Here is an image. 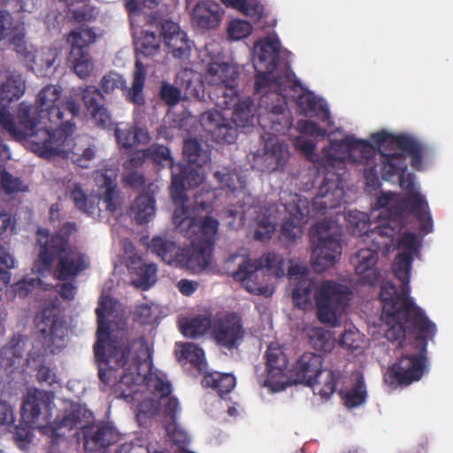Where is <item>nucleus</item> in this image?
I'll return each instance as SVG.
<instances>
[{
	"label": "nucleus",
	"mask_w": 453,
	"mask_h": 453,
	"mask_svg": "<svg viewBox=\"0 0 453 453\" xmlns=\"http://www.w3.org/2000/svg\"><path fill=\"white\" fill-rule=\"evenodd\" d=\"M61 93L59 86L47 85L38 93L35 105L21 103L17 111L20 127L6 109L0 108V125L16 141L29 138L31 150L39 157H65L75 127L73 119L79 115L81 105L74 99L63 102Z\"/></svg>",
	"instance_id": "1"
},
{
	"label": "nucleus",
	"mask_w": 453,
	"mask_h": 453,
	"mask_svg": "<svg viewBox=\"0 0 453 453\" xmlns=\"http://www.w3.org/2000/svg\"><path fill=\"white\" fill-rule=\"evenodd\" d=\"M394 288H384L382 298L381 318L388 326L385 332L386 338L390 342L402 341L405 338L406 328L418 332L414 340L417 353L403 354L384 374V382L391 389L406 387L421 379L426 366L427 340L433 338L436 332L435 325L428 319L424 311L418 307L412 298L404 300L392 299Z\"/></svg>",
	"instance_id": "2"
},
{
	"label": "nucleus",
	"mask_w": 453,
	"mask_h": 453,
	"mask_svg": "<svg viewBox=\"0 0 453 453\" xmlns=\"http://www.w3.org/2000/svg\"><path fill=\"white\" fill-rule=\"evenodd\" d=\"M111 300L103 298L96 309L97 317L96 342L94 345L98 377L104 388H112L121 398L133 397L140 379L141 362L137 356L131 357L129 344H119L110 339V326L106 321Z\"/></svg>",
	"instance_id": "3"
},
{
	"label": "nucleus",
	"mask_w": 453,
	"mask_h": 453,
	"mask_svg": "<svg viewBox=\"0 0 453 453\" xmlns=\"http://www.w3.org/2000/svg\"><path fill=\"white\" fill-rule=\"evenodd\" d=\"M55 395L51 391L35 388L24 396L21 407V418L24 423L34 426L41 434L58 443L65 437L63 430L71 431L81 424L88 413L87 409L72 403L61 415L52 419V408Z\"/></svg>",
	"instance_id": "4"
},
{
	"label": "nucleus",
	"mask_w": 453,
	"mask_h": 453,
	"mask_svg": "<svg viewBox=\"0 0 453 453\" xmlns=\"http://www.w3.org/2000/svg\"><path fill=\"white\" fill-rule=\"evenodd\" d=\"M399 184L407 193L401 197L394 193H382L378 196L376 206L381 209V214L388 218L391 224L382 225L375 231L384 236H395L404 224L406 212L415 215L420 223V229L430 233L433 228L432 217L428 211V204L421 194L415 190L414 175L403 172L399 175Z\"/></svg>",
	"instance_id": "5"
},
{
	"label": "nucleus",
	"mask_w": 453,
	"mask_h": 453,
	"mask_svg": "<svg viewBox=\"0 0 453 453\" xmlns=\"http://www.w3.org/2000/svg\"><path fill=\"white\" fill-rule=\"evenodd\" d=\"M35 331L39 335L28 353L27 363L38 364L36 378L40 384L53 387L58 384L56 373L44 365L47 357L59 354L66 346V328L54 307L44 308L35 318Z\"/></svg>",
	"instance_id": "6"
},
{
	"label": "nucleus",
	"mask_w": 453,
	"mask_h": 453,
	"mask_svg": "<svg viewBox=\"0 0 453 453\" xmlns=\"http://www.w3.org/2000/svg\"><path fill=\"white\" fill-rule=\"evenodd\" d=\"M315 288L314 280L300 279L293 290V302L298 308L306 310L311 305V298L314 296L319 320L323 324L335 326L350 301V288L334 280L322 281L313 293Z\"/></svg>",
	"instance_id": "7"
},
{
	"label": "nucleus",
	"mask_w": 453,
	"mask_h": 453,
	"mask_svg": "<svg viewBox=\"0 0 453 453\" xmlns=\"http://www.w3.org/2000/svg\"><path fill=\"white\" fill-rule=\"evenodd\" d=\"M370 141L372 142L377 153L374 157V165H376L377 176L379 173L385 180H389L394 176L406 172V157L403 153L387 154L380 150L386 143L395 145L406 155L411 157V165L416 170L422 168L423 145L414 137L408 134H392L387 131H380L372 134Z\"/></svg>",
	"instance_id": "8"
},
{
	"label": "nucleus",
	"mask_w": 453,
	"mask_h": 453,
	"mask_svg": "<svg viewBox=\"0 0 453 453\" xmlns=\"http://www.w3.org/2000/svg\"><path fill=\"white\" fill-rule=\"evenodd\" d=\"M258 122L264 129L268 128L272 133L286 134L293 126V118L285 103L277 104L265 116H259ZM289 157L288 146L284 141H280L276 134L267 139L262 156L265 170L269 172L282 170Z\"/></svg>",
	"instance_id": "9"
},
{
	"label": "nucleus",
	"mask_w": 453,
	"mask_h": 453,
	"mask_svg": "<svg viewBox=\"0 0 453 453\" xmlns=\"http://www.w3.org/2000/svg\"><path fill=\"white\" fill-rule=\"evenodd\" d=\"M322 365L320 355L304 352L289 370V381L311 387L314 393L327 400L335 392L337 381L342 373L340 370L323 369Z\"/></svg>",
	"instance_id": "10"
},
{
	"label": "nucleus",
	"mask_w": 453,
	"mask_h": 453,
	"mask_svg": "<svg viewBox=\"0 0 453 453\" xmlns=\"http://www.w3.org/2000/svg\"><path fill=\"white\" fill-rule=\"evenodd\" d=\"M233 104L234 109L231 119L225 118L218 111H208L201 115L200 122L203 130L217 142L232 144L237 137V127H248L253 125L255 118L253 101L248 97L233 103L230 106Z\"/></svg>",
	"instance_id": "11"
},
{
	"label": "nucleus",
	"mask_w": 453,
	"mask_h": 453,
	"mask_svg": "<svg viewBox=\"0 0 453 453\" xmlns=\"http://www.w3.org/2000/svg\"><path fill=\"white\" fill-rule=\"evenodd\" d=\"M376 153V148L368 141L345 138L342 141L332 142L331 145L324 150V157L326 162L332 166H335L346 159H352L357 164L364 165L366 185L377 188L380 185V179H378L376 165H374Z\"/></svg>",
	"instance_id": "12"
},
{
	"label": "nucleus",
	"mask_w": 453,
	"mask_h": 453,
	"mask_svg": "<svg viewBox=\"0 0 453 453\" xmlns=\"http://www.w3.org/2000/svg\"><path fill=\"white\" fill-rule=\"evenodd\" d=\"M311 262L314 270L322 273L333 266L342 256V233L333 229L330 220L323 219L310 230Z\"/></svg>",
	"instance_id": "13"
},
{
	"label": "nucleus",
	"mask_w": 453,
	"mask_h": 453,
	"mask_svg": "<svg viewBox=\"0 0 453 453\" xmlns=\"http://www.w3.org/2000/svg\"><path fill=\"white\" fill-rule=\"evenodd\" d=\"M262 269H267L275 277H282L285 275V259L275 252H267L255 260L242 258L238 269L233 273V278L240 281L248 292L257 296H270L273 291L257 281V273Z\"/></svg>",
	"instance_id": "14"
},
{
	"label": "nucleus",
	"mask_w": 453,
	"mask_h": 453,
	"mask_svg": "<svg viewBox=\"0 0 453 453\" xmlns=\"http://www.w3.org/2000/svg\"><path fill=\"white\" fill-rule=\"evenodd\" d=\"M237 68L228 63L211 62L208 65L204 78L210 86V96L219 107L228 109L238 96Z\"/></svg>",
	"instance_id": "15"
},
{
	"label": "nucleus",
	"mask_w": 453,
	"mask_h": 453,
	"mask_svg": "<svg viewBox=\"0 0 453 453\" xmlns=\"http://www.w3.org/2000/svg\"><path fill=\"white\" fill-rule=\"evenodd\" d=\"M211 334L218 346L233 350L242 344L247 333L242 316L232 311L215 317Z\"/></svg>",
	"instance_id": "16"
},
{
	"label": "nucleus",
	"mask_w": 453,
	"mask_h": 453,
	"mask_svg": "<svg viewBox=\"0 0 453 453\" xmlns=\"http://www.w3.org/2000/svg\"><path fill=\"white\" fill-rule=\"evenodd\" d=\"M76 230V224L70 221L63 224L58 232L54 234H50L48 230L38 229L37 243L40 246L38 256L40 271H50L52 266L53 256L71 248L69 239Z\"/></svg>",
	"instance_id": "17"
},
{
	"label": "nucleus",
	"mask_w": 453,
	"mask_h": 453,
	"mask_svg": "<svg viewBox=\"0 0 453 453\" xmlns=\"http://www.w3.org/2000/svg\"><path fill=\"white\" fill-rule=\"evenodd\" d=\"M83 419L91 418L92 413L88 411ZM81 426L82 441L85 453H105L107 449L115 444L119 439L118 430L108 423L98 422Z\"/></svg>",
	"instance_id": "18"
},
{
	"label": "nucleus",
	"mask_w": 453,
	"mask_h": 453,
	"mask_svg": "<svg viewBox=\"0 0 453 453\" xmlns=\"http://www.w3.org/2000/svg\"><path fill=\"white\" fill-rule=\"evenodd\" d=\"M286 216L281 225L280 234L288 241H295L303 234V226L310 213L309 201L297 194H290L284 203Z\"/></svg>",
	"instance_id": "19"
},
{
	"label": "nucleus",
	"mask_w": 453,
	"mask_h": 453,
	"mask_svg": "<svg viewBox=\"0 0 453 453\" xmlns=\"http://www.w3.org/2000/svg\"><path fill=\"white\" fill-rule=\"evenodd\" d=\"M193 165L179 164V173L173 172L170 193L174 203L183 204L188 197L185 190L198 187L203 180L201 168Z\"/></svg>",
	"instance_id": "20"
},
{
	"label": "nucleus",
	"mask_w": 453,
	"mask_h": 453,
	"mask_svg": "<svg viewBox=\"0 0 453 453\" xmlns=\"http://www.w3.org/2000/svg\"><path fill=\"white\" fill-rule=\"evenodd\" d=\"M58 258L54 269V277L58 280L74 279L89 266V261L84 253L76 249L68 248L52 257V262Z\"/></svg>",
	"instance_id": "21"
},
{
	"label": "nucleus",
	"mask_w": 453,
	"mask_h": 453,
	"mask_svg": "<svg viewBox=\"0 0 453 453\" xmlns=\"http://www.w3.org/2000/svg\"><path fill=\"white\" fill-rule=\"evenodd\" d=\"M267 380L276 390H282L289 385L288 360L279 347L269 345L265 352Z\"/></svg>",
	"instance_id": "22"
},
{
	"label": "nucleus",
	"mask_w": 453,
	"mask_h": 453,
	"mask_svg": "<svg viewBox=\"0 0 453 453\" xmlns=\"http://www.w3.org/2000/svg\"><path fill=\"white\" fill-rule=\"evenodd\" d=\"M412 262L413 257L407 253H399L395 257L392 264V270L395 277L401 282V288L398 289L392 282L385 281L380 286V298H382L384 288H388V285L393 287L395 290V294L391 295L392 299L404 300L405 298H411L410 296V280Z\"/></svg>",
	"instance_id": "23"
},
{
	"label": "nucleus",
	"mask_w": 453,
	"mask_h": 453,
	"mask_svg": "<svg viewBox=\"0 0 453 453\" xmlns=\"http://www.w3.org/2000/svg\"><path fill=\"white\" fill-rule=\"evenodd\" d=\"M161 35L169 54L174 58L188 59L191 47L186 33L180 29L177 23L172 20H165L161 24Z\"/></svg>",
	"instance_id": "24"
},
{
	"label": "nucleus",
	"mask_w": 453,
	"mask_h": 453,
	"mask_svg": "<svg viewBox=\"0 0 453 453\" xmlns=\"http://www.w3.org/2000/svg\"><path fill=\"white\" fill-rule=\"evenodd\" d=\"M215 247L192 241L189 247L182 248L179 267L201 272L210 267Z\"/></svg>",
	"instance_id": "25"
},
{
	"label": "nucleus",
	"mask_w": 453,
	"mask_h": 453,
	"mask_svg": "<svg viewBox=\"0 0 453 453\" xmlns=\"http://www.w3.org/2000/svg\"><path fill=\"white\" fill-rule=\"evenodd\" d=\"M378 259V252L372 249H361L351 257L350 262L363 283L371 286L377 283L380 276L376 267Z\"/></svg>",
	"instance_id": "26"
},
{
	"label": "nucleus",
	"mask_w": 453,
	"mask_h": 453,
	"mask_svg": "<svg viewBox=\"0 0 453 453\" xmlns=\"http://www.w3.org/2000/svg\"><path fill=\"white\" fill-rule=\"evenodd\" d=\"M380 217L385 219L387 222L381 223L374 228L370 229L371 222L367 214L358 211H350L346 215L348 230L352 235H368L372 238V241H375L377 237L384 238L386 241L378 242V245L388 246L392 242L394 236H384L377 232L375 233V231L382 225L391 224L394 226V224L391 223L388 218L384 217V215L381 214V211L380 212Z\"/></svg>",
	"instance_id": "27"
},
{
	"label": "nucleus",
	"mask_w": 453,
	"mask_h": 453,
	"mask_svg": "<svg viewBox=\"0 0 453 453\" xmlns=\"http://www.w3.org/2000/svg\"><path fill=\"white\" fill-rule=\"evenodd\" d=\"M219 221L210 216L196 217L190 230L186 231L188 239L193 237L195 242L215 247L219 239Z\"/></svg>",
	"instance_id": "28"
},
{
	"label": "nucleus",
	"mask_w": 453,
	"mask_h": 453,
	"mask_svg": "<svg viewBox=\"0 0 453 453\" xmlns=\"http://www.w3.org/2000/svg\"><path fill=\"white\" fill-rule=\"evenodd\" d=\"M114 136L121 149L131 150L147 144L150 136L148 129L136 124L120 123L114 127Z\"/></svg>",
	"instance_id": "29"
},
{
	"label": "nucleus",
	"mask_w": 453,
	"mask_h": 453,
	"mask_svg": "<svg viewBox=\"0 0 453 453\" xmlns=\"http://www.w3.org/2000/svg\"><path fill=\"white\" fill-rule=\"evenodd\" d=\"M343 196L344 190L339 180L326 177L313 203L319 211L335 209L341 205Z\"/></svg>",
	"instance_id": "30"
},
{
	"label": "nucleus",
	"mask_w": 453,
	"mask_h": 453,
	"mask_svg": "<svg viewBox=\"0 0 453 453\" xmlns=\"http://www.w3.org/2000/svg\"><path fill=\"white\" fill-rule=\"evenodd\" d=\"M221 6L212 1L197 3L192 12V19L197 27L203 29L216 27L221 19Z\"/></svg>",
	"instance_id": "31"
},
{
	"label": "nucleus",
	"mask_w": 453,
	"mask_h": 453,
	"mask_svg": "<svg viewBox=\"0 0 453 453\" xmlns=\"http://www.w3.org/2000/svg\"><path fill=\"white\" fill-rule=\"evenodd\" d=\"M257 57L254 66L275 71L280 60V42L277 38L267 37L256 44Z\"/></svg>",
	"instance_id": "32"
},
{
	"label": "nucleus",
	"mask_w": 453,
	"mask_h": 453,
	"mask_svg": "<svg viewBox=\"0 0 453 453\" xmlns=\"http://www.w3.org/2000/svg\"><path fill=\"white\" fill-rule=\"evenodd\" d=\"M150 250L162 258L168 265L179 267L182 248L177 246L176 242L160 236L151 240Z\"/></svg>",
	"instance_id": "33"
},
{
	"label": "nucleus",
	"mask_w": 453,
	"mask_h": 453,
	"mask_svg": "<svg viewBox=\"0 0 453 453\" xmlns=\"http://www.w3.org/2000/svg\"><path fill=\"white\" fill-rule=\"evenodd\" d=\"M27 339L22 334H14L9 342L0 349V365L8 368L14 366L23 357Z\"/></svg>",
	"instance_id": "34"
},
{
	"label": "nucleus",
	"mask_w": 453,
	"mask_h": 453,
	"mask_svg": "<svg viewBox=\"0 0 453 453\" xmlns=\"http://www.w3.org/2000/svg\"><path fill=\"white\" fill-rule=\"evenodd\" d=\"M97 35L91 27L81 26L73 29L66 38L67 43L70 45V51L73 54L79 52L89 51L88 48L96 42Z\"/></svg>",
	"instance_id": "35"
},
{
	"label": "nucleus",
	"mask_w": 453,
	"mask_h": 453,
	"mask_svg": "<svg viewBox=\"0 0 453 453\" xmlns=\"http://www.w3.org/2000/svg\"><path fill=\"white\" fill-rule=\"evenodd\" d=\"M156 200L149 193L141 194L134 201L130 208L131 216L138 225L148 223L155 214Z\"/></svg>",
	"instance_id": "36"
},
{
	"label": "nucleus",
	"mask_w": 453,
	"mask_h": 453,
	"mask_svg": "<svg viewBox=\"0 0 453 453\" xmlns=\"http://www.w3.org/2000/svg\"><path fill=\"white\" fill-rule=\"evenodd\" d=\"M70 198L80 211L88 216H95L100 211L101 197L94 194H86L80 185H75L71 190Z\"/></svg>",
	"instance_id": "37"
},
{
	"label": "nucleus",
	"mask_w": 453,
	"mask_h": 453,
	"mask_svg": "<svg viewBox=\"0 0 453 453\" xmlns=\"http://www.w3.org/2000/svg\"><path fill=\"white\" fill-rule=\"evenodd\" d=\"M296 104L306 115L313 114L322 121H326L330 119L327 106L311 92L303 91L298 96Z\"/></svg>",
	"instance_id": "38"
},
{
	"label": "nucleus",
	"mask_w": 453,
	"mask_h": 453,
	"mask_svg": "<svg viewBox=\"0 0 453 453\" xmlns=\"http://www.w3.org/2000/svg\"><path fill=\"white\" fill-rule=\"evenodd\" d=\"M144 83L145 69L140 61H136L132 87L127 91L126 99L137 106L144 105L146 102L143 95Z\"/></svg>",
	"instance_id": "39"
},
{
	"label": "nucleus",
	"mask_w": 453,
	"mask_h": 453,
	"mask_svg": "<svg viewBox=\"0 0 453 453\" xmlns=\"http://www.w3.org/2000/svg\"><path fill=\"white\" fill-rule=\"evenodd\" d=\"M203 384L216 390L219 395L229 394L235 387V377L230 373L208 372L203 376Z\"/></svg>",
	"instance_id": "40"
},
{
	"label": "nucleus",
	"mask_w": 453,
	"mask_h": 453,
	"mask_svg": "<svg viewBox=\"0 0 453 453\" xmlns=\"http://www.w3.org/2000/svg\"><path fill=\"white\" fill-rule=\"evenodd\" d=\"M339 394L342 395L344 404L347 408L352 409L363 404L367 397L366 387L363 375H357L354 386L346 391L341 390Z\"/></svg>",
	"instance_id": "41"
},
{
	"label": "nucleus",
	"mask_w": 453,
	"mask_h": 453,
	"mask_svg": "<svg viewBox=\"0 0 453 453\" xmlns=\"http://www.w3.org/2000/svg\"><path fill=\"white\" fill-rule=\"evenodd\" d=\"M183 155L188 165L202 168L210 161L207 150H203L201 143L196 139H188L183 144Z\"/></svg>",
	"instance_id": "42"
},
{
	"label": "nucleus",
	"mask_w": 453,
	"mask_h": 453,
	"mask_svg": "<svg viewBox=\"0 0 453 453\" xmlns=\"http://www.w3.org/2000/svg\"><path fill=\"white\" fill-rule=\"evenodd\" d=\"M255 74V93L262 94V100L265 101L270 96H274L275 84L273 81L274 71L266 70L257 66Z\"/></svg>",
	"instance_id": "43"
},
{
	"label": "nucleus",
	"mask_w": 453,
	"mask_h": 453,
	"mask_svg": "<svg viewBox=\"0 0 453 453\" xmlns=\"http://www.w3.org/2000/svg\"><path fill=\"white\" fill-rule=\"evenodd\" d=\"M211 326L212 321L208 317L197 316L181 323L180 331L184 336L195 339L204 335Z\"/></svg>",
	"instance_id": "44"
},
{
	"label": "nucleus",
	"mask_w": 453,
	"mask_h": 453,
	"mask_svg": "<svg viewBox=\"0 0 453 453\" xmlns=\"http://www.w3.org/2000/svg\"><path fill=\"white\" fill-rule=\"evenodd\" d=\"M67 61L73 72L81 79L88 78L94 69V63L89 51H81L73 55V51H70Z\"/></svg>",
	"instance_id": "45"
},
{
	"label": "nucleus",
	"mask_w": 453,
	"mask_h": 453,
	"mask_svg": "<svg viewBox=\"0 0 453 453\" xmlns=\"http://www.w3.org/2000/svg\"><path fill=\"white\" fill-rule=\"evenodd\" d=\"M273 81L275 84L274 96L278 101L288 88L294 91H296L297 88L303 89L301 85V81L296 78V75L290 67H287L281 73H277L274 74Z\"/></svg>",
	"instance_id": "46"
},
{
	"label": "nucleus",
	"mask_w": 453,
	"mask_h": 453,
	"mask_svg": "<svg viewBox=\"0 0 453 453\" xmlns=\"http://www.w3.org/2000/svg\"><path fill=\"white\" fill-rule=\"evenodd\" d=\"M180 347V360L189 362L199 372H203L206 366L203 349L190 342L182 343Z\"/></svg>",
	"instance_id": "47"
},
{
	"label": "nucleus",
	"mask_w": 453,
	"mask_h": 453,
	"mask_svg": "<svg viewBox=\"0 0 453 453\" xmlns=\"http://www.w3.org/2000/svg\"><path fill=\"white\" fill-rule=\"evenodd\" d=\"M143 157L150 159L154 164L161 166H168L173 168V158L168 147L153 143L147 149L143 150Z\"/></svg>",
	"instance_id": "48"
},
{
	"label": "nucleus",
	"mask_w": 453,
	"mask_h": 453,
	"mask_svg": "<svg viewBox=\"0 0 453 453\" xmlns=\"http://www.w3.org/2000/svg\"><path fill=\"white\" fill-rule=\"evenodd\" d=\"M157 268L155 264H142L135 269L136 278L134 285L142 290H148L157 280Z\"/></svg>",
	"instance_id": "49"
},
{
	"label": "nucleus",
	"mask_w": 453,
	"mask_h": 453,
	"mask_svg": "<svg viewBox=\"0 0 453 453\" xmlns=\"http://www.w3.org/2000/svg\"><path fill=\"white\" fill-rule=\"evenodd\" d=\"M161 38L156 32L143 30L142 36L136 41L137 50L144 56L156 54L160 47Z\"/></svg>",
	"instance_id": "50"
},
{
	"label": "nucleus",
	"mask_w": 453,
	"mask_h": 453,
	"mask_svg": "<svg viewBox=\"0 0 453 453\" xmlns=\"http://www.w3.org/2000/svg\"><path fill=\"white\" fill-rule=\"evenodd\" d=\"M28 187L19 177H14L4 168L0 167V192L12 195L19 192H26Z\"/></svg>",
	"instance_id": "51"
},
{
	"label": "nucleus",
	"mask_w": 453,
	"mask_h": 453,
	"mask_svg": "<svg viewBox=\"0 0 453 453\" xmlns=\"http://www.w3.org/2000/svg\"><path fill=\"white\" fill-rule=\"evenodd\" d=\"M81 96L86 109L89 112L105 104V97L103 92L96 86L87 85L81 88Z\"/></svg>",
	"instance_id": "52"
},
{
	"label": "nucleus",
	"mask_w": 453,
	"mask_h": 453,
	"mask_svg": "<svg viewBox=\"0 0 453 453\" xmlns=\"http://www.w3.org/2000/svg\"><path fill=\"white\" fill-rule=\"evenodd\" d=\"M118 169L115 167H105L97 169L93 173V178L99 188L108 191L109 188H117Z\"/></svg>",
	"instance_id": "53"
},
{
	"label": "nucleus",
	"mask_w": 453,
	"mask_h": 453,
	"mask_svg": "<svg viewBox=\"0 0 453 453\" xmlns=\"http://www.w3.org/2000/svg\"><path fill=\"white\" fill-rule=\"evenodd\" d=\"M196 218L191 217L188 209L181 205L174 210L173 220L176 228L186 236V231L190 230Z\"/></svg>",
	"instance_id": "54"
},
{
	"label": "nucleus",
	"mask_w": 453,
	"mask_h": 453,
	"mask_svg": "<svg viewBox=\"0 0 453 453\" xmlns=\"http://www.w3.org/2000/svg\"><path fill=\"white\" fill-rule=\"evenodd\" d=\"M100 85L104 93L110 94L115 89H125L126 81L123 76L118 73L110 72L103 76Z\"/></svg>",
	"instance_id": "55"
},
{
	"label": "nucleus",
	"mask_w": 453,
	"mask_h": 453,
	"mask_svg": "<svg viewBox=\"0 0 453 453\" xmlns=\"http://www.w3.org/2000/svg\"><path fill=\"white\" fill-rule=\"evenodd\" d=\"M90 115L97 127L111 129L115 127L112 116L105 104L90 111Z\"/></svg>",
	"instance_id": "56"
},
{
	"label": "nucleus",
	"mask_w": 453,
	"mask_h": 453,
	"mask_svg": "<svg viewBox=\"0 0 453 453\" xmlns=\"http://www.w3.org/2000/svg\"><path fill=\"white\" fill-rule=\"evenodd\" d=\"M165 429L169 440L174 442L179 449L185 450L188 444V434L178 426L177 423H167V421H165Z\"/></svg>",
	"instance_id": "57"
},
{
	"label": "nucleus",
	"mask_w": 453,
	"mask_h": 453,
	"mask_svg": "<svg viewBox=\"0 0 453 453\" xmlns=\"http://www.w3.org/2000/svg\"><path fill=\"white\" fill-rule=\"evenodd\" d=\"M252 32V26L249 21L242 19L232 20L227 27V33L231 39L241 40L248 37Z\"/></svg>",
	"instance_id": "58"
},
{
	"label": "nucleus",
	"mask_w": 453,
	"mask_h": 453,
	"mask_svg": "<svg viewBox=\"0 0 453 453\" xmlns=\"http://www.w3.org/2000/svg\"><path fill=\"white\" fill-rule=\"evenodd\" d=\"M419 242L418 236L411 232L404 233L398 241V249L400 253H407L414 258V255L418 252Z\"/></svg>",
	"instance_id": "59"
},
{
	"label": "nucleus",
	"mask_w": 453,
	"mask_h": 453,
	"mask_svg": "<svg viewBox=\"0 0 453 453\" xmlns=\"http://www.w3.org/2000/svg\"><path fill=\"white\" fill-rule=\"evenodd\" d=\"M31 427L35 428L34 426L25 423L23 425L17 426L13 432L14 441L22 450H27L32 441L33 434L31 432Z\"/></svg>",
	"instance_id": "60"
},
{
	"label": "nucleus",
	"mask_w": 453,
	"mask_h": 453,
	"mask_svg": "<svg viewBox=\"0 0 453 453\" xmlns=\"http://www.w3.org/2000/svg\"><path fill=\"white\" fill-rule=\"evenodd\" d=\"M2 94L12 101L19 99L24 93L23 85L16 79L10 77L1 86Z\"/></svg>",
	"instance_id": "61"
},
{
	"label": "nucleus",
	"mask_w": 453,
	"mask_h": 453,
	"mask_svg": "<svg viewBox=\"0 0 453 453\" xmlns=\"http://www.w3.org/2000/svg\"><path fill=\"white\" fill-rule=\"evenodd\" d=\"M216 197L214 190H206L205 193L201 190L195 196V207L197 211H203L207 214L213 211L214 199Z\"/></svg>",
	"instance_id": "62"
},
{
	"label": "nucleus",
	"mask_w": 453,
	"mask_h": 453,
	"mask_svg": "<svg viewBox=\"0 0 453 453\" xmlns=\"http://www.w3.org/2000/svg\"><path fill=\"white\" fill-rule=\"evenodd\" d=\"M214 178L219 181L220 188L229 189L234 191L237 189L238 175L234 172H230L226 169L223 171H216L214 173Z\"/></svg>",
	"instance_id": "63"
},
{
	"label": "nucleus",
	"mask_w": 453,
	"mask_h": 453,
	"mask_svg": "<svg viewBox=\"0 0 453 453\" xmlns=\"http://www.w3.org/2000/svg\"><path fill=\"white\" fill-rule=\"evenodd\" d=\"M150 386L152 388V393L155 396H158L163 399L168 397L172 393V385L165 376L155 375L151 379Z\"/></svg>",
	"instance_id": "64"
}]
</instances>
